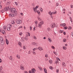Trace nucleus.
<instances>
[{
	"label": "nucleus",
	"instance_id": "f257e3e1",
	"mask_svg": "<svg viewBox=\"0 0 73 73\" xmlns=\"http://www.w3.org/2000/svg\"><path fill=\"white\" fill-rule=\"evenodd\" d=\"M44 22L43 21H41L38 24V27L41 28L42 27V25L44 24Z\"/></svg>",
	"mask_w": 73,
	"mask_h": 73
},
{
	"label": "nucleus",
	"instance_id": "f03ea898",
	"mask_svg": "<svg viewBox=\"0 0 73 73\" xmlns=\"http://www.w3.org/2000/svg\"><path fill=\"white\" fill-rule=\"evenodd\" d=\"M11 11L14 14H17V11H16V9L14 8H12L11 9Z\"/></svg>",
	"mask_w": 73,
	"mask_h": 73
},
{
	"label": "nucleus",
	"instance_id": "7ed1b4c3",
	"mask_svg": "<svg viewBox=\"0 0 73 73\" xmlns=\"http://www.w3.org/2000/svg\"><path fill=\"white\" fill-rule=\"evenodd\" d=\"M7 29L8 31H11V28L12 27V25H11L10 24H9L7 25Z\"/></svg>",
	"mask_w": 73,
	"mask_h": 73
},
{
	"label": "nucleus",
	"instance_id": "20e7f679",
	"mask_svg": "<svg viewBox=\"0 0 73 73\" xmlns=\"http://www.w3.org/2000/svg\"><path fill=\"white\" fill-rule=\"evenodd\" d=\"M16 23L17 24H21L22 22L21 20L19 19H17L16 20Z\"/></svg>",
	"mask_w": 73,
	"mask_h": 73
},
{
	"label": "nucleus",
	"instance_id": "39448f33",
	"mask_svg": "<svg viewBox=\"0 0 73 73\" xmlns=\"http://www.w3.org/2000/svg\"><path fill=\"white\" fill-rule=\"evenodd\" d=\"M20 69H21V70H24V67L23 65L21 64V65Z\"/></svg>",
	"mask_w": 73,
	"mask_h": 73
},
{
	"label": "nucleus",
	"instance_id": "423d86ee",
	"mask_svg": "<svg viewBox=\"0 0 73 73\" xmlns=\"http://www.w3.org/2000/svg\"><path fill=\"white\" fill-rule=\"evenodd\" d=\"M49 14L50 16H51V17H52V15H54V13L53 12H51L50 11L48 13Z\"/></svg>",
	"mask_w": 73,
	"mask_h": 73
},
{
	"label": "nucleus",
	"instance_id": "0eeeda50",
	"mask_svg": "<svg viewBox=\"0 0 73 73\" xmlns=\"http://www.w3.org/2000/svg\"><path fill=\"white\" fill-rule=\"evenodd\" d=\"M55 26H56V24H55V23H53L51 24V27L52 28H53L54 27H55Z\"/></svg>",
	"mask_w": 73,
	"mask_h": 73
},
{
	"label": "nucleus",
	"instance_id": "6e6552de",
	"mask_svg": "<svg viewBox=\"0 0 73 73\" xmlns=\"http://www.w3.org/2000/svg\"><path fill=\"white\" fill-rule=\"evenodd\" d=\"M48 40L50 43L52 42V39L50 38H48Z\"/></svg>",
	"mask_w": 73,
	"mask_h": 73
},
{
	"label": "nucleus",
	"instance_id": "1a4fd4ad",
	"mask_svg": "<svg viewBox=\"0 0 73 73\" xmlns=\"http://www.w3.org/2000/svg\"><path fill=\"white\" fill-rule=\"evenodd\" d=\"M5 43V40H3L2 41H1V44L2 45H4V44Z\"/></svg>",
	"mask_w": 73,
	"mask_h": 73
},
{
	"label": "nucleus",
	"instance_id": "9d476101",
	"mask_svg": "<svg viewBox=\"0 0 73 73\" xmlns=\"http://www.w3.org/2000/svg\"><path fill=\"white\" fill-rule=\"evenodd\" d=\"M8 9H9V7H5L4 10L5 11H7Z\"/></svg>",
	"mask_w": 73,
	"mask_h": 73
},
{
	"label": "nucleus",
	"instance_id": "9b49d317",
	"mask_svg": "<svg viewBox=\"0 0 73 73\" xmlns=\"http://www.w3.org/2000/svg\"><path fill=\"white\" fill-rule=\"evenodd\" d=\"M32 72L33 73H35V72H36V70H35V68H33L31 70Z\"/></svg>",
	"mask_w": 73,
	"mask_h": 73
},
{
	"label": "nucleus",
	"instance_id": "f8f14e48",
	"mask_svg": "<svg viewBox=\"0 0 73 73\" xmlns=\"http://www.w3.org/2000/svg\"><path fill=\"white\" fill-rule=\"evenodd\" d=\"M33 9V11L35 12V13L37 12V9L35 8H34Z\"/></svg>",
	"mask_w": 73,
	"mask_h": 73
},
{
	"label": "nucleus",
	"instance_id": "ddd939ff",
	"mask_svg": "<svg viewBox=\"0 0 73 73\" xmlns=\"http://www.w3.org/2000/svg\"><path fill=\"white\" fill-rule=\"evenodd\" d=\"M38 48V49H39V50H40V51H41V50H43V49H42V47H39Z\"/></svg>",
	"mask_w": 73,
	"mask_h": 73
},
{
	"label": "nucleus",
	"instance_id": "4468645a",
	"mask_svg": "<svg viewBox=\"0 0 73 73\" xmlns=\"http://www.w3.org/2000/svg\"><path fill=\"white\" fill-rule=\"evenodd\" d=\"M43 69L44 73H47V70H46V69L45 68H44Z\"/></svg>",
	"mask_w": 73,
	"mask_h": 73
},
{
	"label": "nucleus",
	"instance_id": "2eb2a0df",
	"mask_svg": "<svg viewBox=\"0 0 73 73\" xmlns=\"http://www.w3.org/2000/svg\"><path fill=\"white\" fill-rule=\"evenodd\" d=\"M9 16H10V17H14V15L12 14H10L9 15Z\"/></svg>",
	"mask_w": 73,
	"mask_h": 73
},
{
	"label": "nucleus",
	"instance_id": "dca6fc26",
	"mask_svg": "<svg viewBox=\"0 0 73 73\" xmlns=\"http://www.w3.org/2000/svg\"><path fill=\"white\" fill-rule=\"evenodd\" d=\"M6 42L7 44L8 45L9 44V41H8V40L7 39H6Z\"/></svg>",
	"mask_w": 73,
	"mask_h": 73
},
{
	"label": "nucleus",
	"instance_id": "f3484780",
	"mask_svg": "<svg viewBox=\"0 0 73 73\" xmlns=\"http://www.w3.org/2000/svg\"><path fill=\"white\" fill-rule=\"evenodd\" d=\"M18 44L19 45L20 47H21V43L20 42H18Z\"/></svg>",
	"mask_w": 73,
	"mask_h": 73
},
{
	"label": "nucleus",
	"instance_id": "a211bd4d",
	"mask_svg": "<svg viewBox=\"0 0 73 73\" xmlns=\"http://www.w3.org/2000/svg\"><path fill=\"white\" fill-rule=\"evenodd\" d=\"M19 35L20 36H22L23 35V33L22 32H20L19 33Z\"/></svg>",
	"mask_w": 73,
	"mask_h": 73
},
{
	"label": "nucleus",
	"instance_id": "6ab92c4d",
	"mask_svg": "<svg viewBox=\"0 0 73 73\" xmlns=\"http://www.w3.org/2000/svg\"><path fill=\"white\" fill-rule=\"evenodd\" d=\"M62 65L63 67H65V66H66V64H65V63L64 62L62 63Z\"/></svg>",
	"mask_w": 73,
	"mask_h": 73
},
{
	"label": "nucleus",
	"instance_id": "aec40b11",
	"mask_svg": "<svg viewBox=\"0 0 73 73\" xmlns=\"http://www.w3.org/2000/svg\"><path fill=\"white\" fill-rule=\"evenodd\" d=\"M16 56L17 57V58L20 59V56L17 55Z\"/></svg>",
	"mask_w": 73,
	"mask_h": 73
},
{
	"label": "nucleus",
	"instance_id": "412c9836",
	"mask_svg": "<svg viewBox=\"0 0 73 73\" xmlns=\"http://www.w3.org/2000/svg\"><path fill=\"white\" fill-rule=\"evenodd\" d=\"M3 40H3V37L1 36L0 37V41H3Z\"/></svg>",
	"mask_w": 73,
	"mask_h": 73
},
{
	"label": "nucleus",
	"instance_id": "4be33fe9",
	"mask_svg": "<svg viewBox=\"0 0 73 73\" xmlns=\"http://www.w3.org/2000/svg\"><path fill=\"white\" fill-rule=\"evenodd\" d=\"M37 13L38 14L39 16H40V14L41 13H40V11H37Z\"/></svg>",
	"mask_w": 73,
	"mask_h": 73
},
{
	"label": "nucleus",
	"instance_id": "5701e85b",
	"mask_svg": "<svg viewBox=\"0 0 73 73\" xmlns=\"http://www.w3.org/2000/svg\"><path fill=\"white\" fill-rule=\"evenodd\" d=\"M1 32V33H3V34H5V32L4 30H2Z\"/></svg>",
	"mask_w": 73,
	"mask_h": 73
},
{
	"label": "nucleus",
	"instance_id": "b1692460",
	"mask_svg": "<svg viewBox=\"0 0 73 73\" xmlns=\"http://www.w3.org/2000/svg\"><path fill=\"white\" fill-rule=\"evenodd\" d=\"M66 47H65V46H63V49L64 50H66Z\"/></svg>",
	"mask_w": 73,
	"mask_h": 73
},
{
	"label": "nucleus",
	"instance_id": "393cba45",
	"mask_svg": "<svg viewBox=\"0 0 73 73\" xmlns=\"http://www.w3.org/2000/svg\"><path fill=\"white\" fill-rule=\"evenodd\" d=\"M39 69L40 70V71H42V68L41 67H38Z\"/></svg>",
	"mask_w": 73,
	"mask_h": 73
},
{
	"label": "nucleus",
	"instance_id": "a878e982",
	"mask_svg": "<svg viewBox=\"0 0 73 73\" xmlns=\"http://www.w3.org/2000/svg\"><path fill=\"white\" fill-rule=\"evenodd\" d=\"M33 38H34L35 40H36V39H37V38L35 36H33Z\"/></svg>",
	"mask_w": 73,
	"mask_h": 73
},
{
	"label": "nucleus",
	"instance_id": "bb28decb",
	"mask_svg": "<svg viewBox=\"0 0 73 73\" xmlns=\"http://www.w3.org/2000/svg\"><path fill=\"white\" fill-rule=\"evenodd\" d=\"M35 24L36 25H37V24H38V22L37 21H35Z\"/></svg>",
	"mask_w": 73,
	"mask_h": 73
},
{
	"label": "nucleus",
	"instance_id": "cd10ccee",
	"mask_svg": "<svg viewBox=\"0 0 73 73\" xmlns=\"http://www.w3.org/2000/svg\"><path fill=\"white\" fill-rule=\"evenodd\" d=\"M37 49H38V48H35L33 49V51H35L36 50H37Z\"/></svg>",
	"mask_w": 73,
	"mask_h": 73
},
{
	"label": "nucleus",
	"instance_id": "c85d7f7f",
	"mask_svg": "<svg viewBox=\"0 0 73 73\" xmlns=\"http://www.w3.org/2000/svg\"><path fill=\"white\" fill-rule=\"evenodd\" d=\"M36 44H37L35 42H34L33 43V45H34V46H35V45H36Z\"/></svg>",
	"mask_w": 73,
	"mask_h": 73
},
{
	"label": "nucleus",
	"instance_id": "c756f323",
	"mask_svg": "<svg viewBox=\"0 0 73 73\" xmlns=\"http://www.w3.org/2000/svg\"><path fill=\"white\" fill-rule=\"evenodd\" d=\"M37 19H38V20H39V21H40V20H41V18H40V17H39V16L37 17Z\"/></svg>",
	"mask_w": 73,
	"mask_h": 73
},
{
	"label": "nucleus",
	"instance_id": "7c9ffc66",
	"mask_svg": "<svg viewBox=\"0 0 73 73\" xmlns=\"http://www.w3.org/2000/svg\"><path fill=\"white\" fill-rule=\"evenodd\" d=\"M40 11H41L42 12V11H43V9H42V7H40Z\"/></svg>",
	"mask_w": 73,
	"mask_h": 73
},
{
	"label": "nucleus",
	"instance_id": "2f4dec72",
	"mask_svg": "<svg viewBox=\"0 0 73 73\" xmlns=\"http://www.w3.org/2000/svg\"><path fill=\"white\" fill-rule=\"evenodd\" d=\"M28 35H27V36H26L25 37V40H28Z\"/></svg>",
	"mask_w": 73,
	"mask_h": 73
},
{
	"label": "nucleus",
	"instance_id": "473e14b6",
	"mask_svg": "<svg viewBox=\"0 0 73 73\" xmlns=\"http://www.w3.org/2000/svg\"><path fill=\"white\" fill-rule=\"evenodd\" d=\"M36 26H34V27L33 29L34 31H36Z\"/></svg>",
	"mask_w": 73,
	"mask_h": 73
},
{
	"label": "nucleus",
	"instance_id": "72a5a7b5",
	"mask_svg": "<svg viewBox=\"0 0 73 73\" xmlns=\"http://www.w3.org/2000/svg\"><path fill=\"white\" fill-rule=\"evenodd\" d=\"M11 24H15V22L13 21H11Z\"/></svg>",
	"mask_w": 73,
	"mask_h": 73
},
{
	"label": "nucleus",
	"instance_id": "f704fd0d",
	"mask_svg": "<svg viewBox=\"0 0 73 73\" xmlns=\"http://www.w3.org/2000/svg\"><path fill=\"white\" fill-rule=\"evenodd\" d=\"M59 32L60 33H62L63 32V31H62V30H60L59 31Z\"/></svg>",
	"mask_w": 73,
	"mask_h": 73
},
{
	"label": "nucleus",
	"instance_id": "c9c22d12",
	"mask_svg": "<svg viewBox=\"0 0 73 73\" xmlns=\"http://www.w3.org/2000/svg\"><path fill=\"white\" fill-rule=\"evenodd\" d=\"M9 59L10 60H12V57L11 56H10Z\"/></svg>",
	"mask_w": 73,
	"mask_h": 73
},
{
	"label": "nucleus",
	"instance_id": "e433bc0d",
	"mask_svg": "<svg viewBox=\"0 0 73 73\" xmlns=\"http://www.w3.org/2000/svg\"><path fill=\"white\" fill-rule=\"evenodd\" d=\"M64 42H65L66 41V39L65 38H64L63 39Z\"/></svg>",
	"mask_w": 73,
	"mask_h": 73
},
{
	"label": "nucleus",
	"instance_id": "4c0bfd02",
	"mask_svg": "<svg viewBox=\"0 0 73 73\" xmlns=\"http://www.w3.org/2000/svg\"><path fill=\"white\" fill-rule=\"evenodd\" d=\"M56 72L57 73H58L59 72V70L57 69L56 70Z\"/></svg>",
	"mask_w": 73,
	"mask_h": 73
},
{
	"label": "nucleus",
	"instance_id": "58836bf2",
	"mask_svg": "<svg viewBox=\"0 0 73 73\" xmlns=\"http://www.w3.org/2000/svg\"><path fill=\"white\" fill-rule=\"evenodd\" d=\"M51 48L52 49H55V47H54L53 46H51Z\"/></svg>",
	"mask_w": 73,
	"mask_h": 73
},
{
	"label": "nucleus",
	"instance_id": "ea45409f",
	"mask_svg": "<svg viewBox=\"0 0 73 73\" xmlns=\"http://www.w3.org/2000/svg\"><path fill=\"white\" fill-rule=\"evenodd\" d=\"M3 69V67L2 66H0V71L1 70Z\"/></svg>",
	"mask_w": 73,
	"mask_h": 73
},
{
	"label": "nucleus",
	"instance_id": "a19ab883",
	"mask_svg": "<svg viewBox=\"0 0 73 73\" xmlns=\"http://www.w3.org/2000/svg\"><path fill=\"white\" fill-rule=\"evenodd\" d=\"M33 54H34V55H35V54H36V52L34 51H33Z\"/></svg>",
	"mask_w": 73,
	"mask_h": 73
},
{
	"label": "nucleus",
	"instance_id": "79ce46f5",
	"mask_svg": "<svg viewBox=\"0 0 73 73\" xmlns=\"http://www.w3.org/2000/svg\"><path fill=\"white\" fill-rule=\"evenodd\" d=\"M52 62H53L52 60H50L49 62L50 63V64H52Z\"/></svg>",
	"mask_w": 73,
	"mask_h": 73
},
{
	"label": "nucleus",
	"instance_id": "37998d69",
	"mask_svg": "<svg viewBox=\"0 0 73 73\" xmlns=\"http://www.w3.org/2000/svg\"><path fill=\"white\" fill-rule=\"evenodd\" d=\"M67 28L68 27H65L64 28V29H67Z\"/></svg>",
	"mask_w": 73,
	"mask_h": 73
},
{
	"label": "nucleus",
	"instance_id": "c03bdc74",
	"mask_svg": "<svg viewBox=\"0 0 73 73\" xmlns=\"http://www.w3.org/2000/svg\"><path fill=\"white\" fill-rule=\"evenodd\" d=\"M50 28H47V31H48V32H49L50 31Z\"/></svg>",
	"mask_w": 73,
	"mask_h": 73
},
{
	"label": "nucleus",
	"instance_id": "a18cd8bd",
	"mask_svg": "<svg viewBox=\"0 0 73 73\" xmlns=\"http://www.w3.org/2000/svg\"><path fill=\"white\" fill-rule=\"evenodd\" d=\"M27 33L28 34V35L29 36H31V34H30V33H29V32H28Z\"/></svg>",
	"mask_w": 73,
	"mask_h": 73
},
{
	"label": "nucleus",
	"instance_id": "49530a36",
	"mask_svg": "<svg viewBox=\"0 0 73 73\" xmlns=\"http://www.w3.org/2000/svg\"><path fill=\"white\" fill-rule=\"evenodd\" d=\"M45 57H46V58H48V56L47 54H46L45 55Z\"/></svg>",
	"mask_w": 73,
	"mask_h": 73
},
{
	"label": "nucleus",
	"instance_id": "de8ad7c7",
	"mask_svg": "<svg viewBox=\"0 0 73 73\" xmlns=\"http://www.w3.org/2000/svg\"><path fill=\"white\" fill-rule=\"evenodd\" d=\"M30 31H32V27L31 26L30 27Z\"/></svg>",
	"mask_w": 73,
	"mask_h": 73
},
{
	"label": "nucleus",
	"instance_id": "09e8293b",
	"mask_svg": "<svg viewBox=\"0 0 73 73\" xmlns=\"http://www.w3.org/2000/svg\"><path fill=\"white\" fill-rule=\"evenodd\" d=\"M49 68L50 69H53V67L52 66H50L49 67Z\"/></svg>",
	"mask_w": 73,
	"mask_h": 73
},
{
	"label": "nucleus",
	"instance_id": "8fccbe9b",
	"mask_svg": "<svg viewBox=\"0 0 73 73\" xmlns=\"http://www.w3.org/2000/svg\"><path fill=\"white\" fill-rule=\"evenodd\" d=\"M15 4L16 5H18V4H17V2H15Z\"/></svg>",
	"mask_w": 73,
	"mask_h": 73
},
{
	"label": "nucleus",
	"instance_id": "3c124183",
	"mask_svg": "<svg viewBox=\"0 0 73 73\" xmlns=\"http://www.w3.org/2000/svg\"><path fill=\"white\" fill-rule=\"evenodd\" d=\"M5 11V10H4L3 9V10H2V11H1V12L2 13H3V12H4V11Z\"/></svg>",
	"mask_w": 73,
	"mask_h": 73
},
{
	"label": "nucleus",
	"instance_id": "603ef678",
	"mask_svg": "<svg viewBox=\"0 0 73 73\" xmlns=\"http://www.w3.org/2000/svg\"><path fill=\"white\" fill-rule=\"evenodd\" d=\"M54 13V15H56V13H57V11H55V12H53Z\"/></svg>",
	"mask_w": 73,
	"mask_h": 73
},
{
	"label": "nucleus",
	"instance_id": "864d4df0",
	"mask_svg": "<svg viewBox=\"0 0 73 73\" xmlns=\"http://www.w3.org/2000/svg\"><path fill=\"white\" fill-rule=\"evenodd\" d=\"M57 61H61V60H60V59H59L58 58L57 59Z\"/></svg>",
	"mask_w": 73,
	"mask_h": 73
},
{
	"label": "nucleus",
	"instance_id": "5fc2aeb1",
	"mask_svg": "<svg viewBox=\"0 0 73 73\" xmlns=\"http://www.w3.org/2000/svg\"><path fill=\"white\" fill-rule=\"evenodd\" d=\"M6 28V26H4L3 27V29H5Z\"/></svg>",
	"mask_w": 73,
	"mask_h": 73
},
{
	"label": "nucleus",
	"instance_id": "6e6d98bb",
	"mask_svg": "<svg viewBox=\"0 0 73 73\" xmlns=\"http://www.w3.org/2000/svg\"><path fill=\"white\" fill-rule=\"evenodd\" d=\"M21 28H23V26H21V27H19L18 28V29H21Z\"/></svg>",
	"mask_w": 73,
	"mask_h": 73
},
{
	"label": "nucleus",
	"instance_id": "4d7b16f0",
	"mask_svg": "<svg viewBox=\"0 0 73 73\" xmlns=\"http://www.w3.org/2000/svg\"><path fill=\"white\" fill-rule=\"evenodd\" d=\"M58 60H56L55 61V62L56 64H57V63H58Z\"/></svg>",
	"mask_w": 73,
	"mask_h": 73
},
{
	"label": "nucleus",
	"instance_id": "13d9d810",
	"mask_svg": "<svg viewBox=\"0 0 73 73\" xmlns=\"http://www.w3.org/2000/svg\"><path fill=\"white\" fill-rule=\"evenodd\" d=\"M23 48L24 49H26V48H25V46H23Z\"/></svg>",
	"mask_w": 73,
	"mask_h": 73
},
{
	"label": "nucleus",
	"instance_id": "bf43d9fd",
	"mask_svg": "<svg viewBox=\"0 0 73 73\" xmlns=\"http://www.w3.org/2000/svg\"><path fill=\"white\" fill-rule=\"evenodd\" d=\"M59 5V4L58 3H57L56 5V6H58Z\"/></svg>",
	"mask_w": 73,
	"mask_h": 73
},
{
	"label": "nucleus",
	"instance_id": "052dcab7",
	"mask_svg": "<svg viewBox=\"0 0 73 73\" xmlns=\"http://www.w3.org/2000/svg\"><path fill=\"white\" fill-rule=\"evenodd\" d=\"M38 8V6H36L35 8H36V9H37V8Z\"/></svg>",
	"mask_w": 73,
	"mask_h": 73
},
{
	"label": "nucleus",
	"instance_id": "680f3d73",
	"mask_svg": "<svg viewBox=\"0 0 73 73\" xmlns=\"http://www.w3.org/2000/svg\"><path fill=\"white\" fill-rule=\"evenodd\" d=\"M66 25H65V24L64 23L62 25V26H63V27H65V26Z\"/></svg>",
	"mask_w": 73,
	"mask_h": 73
},
{
	"label": "nucleus",
	"instance_id": "e2e57ef3",
	"mask_svg": "<svg viewBox=\"0 0 73 73\" xmlns=\"http://www.w3.org/2000/svg\"><path fill=\"white\" fill-rule=\"evenodd\" d=\"M2 8V6H1V5H0V9H1Z\"/></svg>",
	"mask_w": 73,
	"mask_h": 73
},
{
	"label": "nucleus",
	"instance_id": "0e129e2a",
	"mask_svg": "<svg viewBox=\"0 0 73 73\" xmlns=\"http://www.w3.org/2000/svg\"><path fill=\"white\" fill-rule=\"evenodd\" d=\"M69 29H72V27L70 26L69 27Z\"/></svg>",
	"mask_w": 73,
	"mask_h": 73
},
{
	"label": "nucleus",
	"instance_id": "69168bd1",
	"mask_svg": "<svg viewBox=\"0 0 73 73\" xmlns=\"http://www.w3.org/2000/svg\"><path fill=\"white\" fill-rule=\"evenodd\" d=\"M71 6V8H72L73 7V6L72 5H70Z\"/></svg>",
	"mask_w": 73,
	"mask_h": 73
},
{
	"label": "nucleus",
	"instance_id": "338daca9",
	"mask_svg": "<svg viewBox=\"0 0 73 73\" xmlns=\"http://www.w3.org/2000/svg\"><path fill=\"white\" fill-rule=\"evenodd\" d=\"M24 73H28V72L27 71H25Z\"/></svg>",
	"mask_w": 73,
	"mask_h": 73
},
{
	"label": "nucleus",
	"instance_id": "774afa93",
	"mask_svg": "<svg viewBox=\"0 0 73 73\" xmlns=\"http://www.w3.org/2000/svg\"><path fill=\"white\" fill-rule=\"evenodd\" d=\"M29 73H32V72L31 71V70H30V71H29Z\"/></svg>",
	"mask_w": 73,
	"mask_h": 73
}]
</instances>
